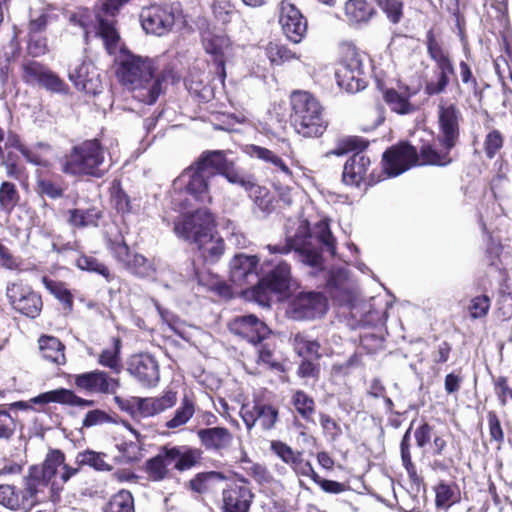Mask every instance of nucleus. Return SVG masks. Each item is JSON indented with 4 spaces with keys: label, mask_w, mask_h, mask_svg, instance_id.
<instances>
[{
    "label": "nucleus",
    "mask_w": 512,
    "mask_h": 512,
    "mask_svg": "<svg viewBox=\"0 0 512 512\" xmlns=\"http://www.w3.org/2000/svg\"><path fill=\"white\" fill-rule=\"evenodd\" d=\"M103 512H136L132 493L126 489L119 490L105 503Z\"/></svg>",
    "instance_id": "obj_58"
},
{
    "label": "nucleus",
    "mask_w": 512,
    "mask_h": 512,
    "mask_svg": "<svg viewBox=\"0 0 512 512\" xmlns=\"http://www.w3.org/2000/svg\"><path fill=\"white\" fill-rule=\"evenodd\" d=\"M371 59L367 52L351 40L341 41L337 49L335 78L337 85L348 93H357L368 85L367 67Z\"/></svg>",
    "instance_id": "obj_5"
},
{
    "label": "nucleus",
    "mask_w": 512,
    "mask_h": 512,
    "mask_svg": "<svg viewBox=\"0 0 512 512\" xmlns=\"http://www.w3.org/2000/svg\"><path fill=\"white\" fill-rule=\"evenodd\" d=\"M196 412V401L193 394H184L180 406L175 410L173 417L165 426L168 429H176L187 424Z\"/></svg>",
    "instance_id": "obj_52"
},
{
    "label": "nucleus",
    "mask_w": 512,
    "mask_h": 512,
    "mask_svg": "<svg viewBox=\"0 0 512 512\" xmlns=\"http://www.w3.org/2000/svg\"><path fill=\"white\" fill-rule=\"evenodd\" d=\"M505 135L497 128L490 129L484 136L482 151L487 160H493L501 156L504 148Z\"/></svg>",
    "instance_id": "obj_57"
},
{
    "label": "nucleus",
    "mask_w": 512,
    "mask_h": 512,
    "mask_svg": "<svg viewBox=\"0 0 512 512\" xmlns=\"http://www.w3.org/2000/svg\"><path fill=\"white\" fill-rule=\"evenodd\" d=\"M72 384L80 391L96 394H115L120 387L119 378L96 369L89 372L71 375Z\"/></svg>",
    "instance_id": "obj_21"
},
{
    "label": "nucleus",
    "mask_w": 512,
    "mask_h": 512,
    "mask_svg": "<svg viewBox=\"0 0 512 512\" xmlns=\"http://www.w3.org/2000/svg\"><path fill=\"white\" fill-rule=\"evenodd\" d=\"M369 144V140L361 136H343L335 141V146L330 151V154L335 156H343L349 153H363V151L368 148Z\"/></svg>",
    "instance_id": "obj_53"
},
{
    "label": "nucleus",
    "mask_w": 512,
    "mask_h": 512,
    "mask_svg": "<svg viewBox=\"0 0 512 512\" xmlns=\"http://www.w3.org/2000/svg\"><path fill=\"white\" fill-rule=\"evenodd\" d=\"M68 183L62 175L55 172H37L35 192L39 197L58 200L65 197Z\"/></svg>",
    "instance_id": "obj_33"
},
{
    "label": "nucleus",
    "mask_w": 512,
    "mask_h": 512,
    "mask_svg": "<svg viewBox=\"0 0 512 512\" xmlns=\"http://www.w3.org/2000/svg\"><path fill=\"white\" fill-rule=\"evenodd\" d=\"M279 23L284 35L295 44L300 43L307 33V19L290 0L281 1Z\"/></svg>",
    "instance_id": "obj_23"
},
{
    "label": "nucleus",
    "mask_w": 512,
    "mask_h": 512,
    "mask_svg": "<svg viewBox=\"0 0 512 512\" xmlns=\"http://www.w3.org/2000/svg\"><path fill=\"white\" fill-rule=\"evenodd\" d=\"M17 416H12L7 405H0V442H9L17 430Z\"/></svg>",
    "instance_id": "obj_62"
},
{
    "label": "nucleus",
    "mask_w": 512,
    "mask_h": 512,
    "mask_svg": "<svg viewBox=\"0 0 512 512\" xmlns=\"http://www.w3.org/2000/svg\"><path fill=\"white\" fill-rule=\"evenodd\" d=\"M449 437H453L451 433H437L430 443L432 455L436 458H441V460H434L435 467L440 470H447L452 467L455 464V460H459L462 455L459 443H457V446L454 443L451 444L453 453H450Z\"/></svg>",
    "instance_id": "obj_31"
},
{
    "label": "nucleus",
    "mask_w": 512,
    "mask_h": 512,
    "mask_svg": "<svg viewBox=\"0 0 512 512\" xmlns=\"http://www.w3.org/2000/svg\"><path fill=\"white\" fill-rule=\"evenodd\" d=\"M264 52L271 66H282L300 58L296 51L280 40L269 41L264 47Z\"/></svg>",
    "instance_id": "obj_50"
},
{
    "label": "nucleus",
    "mask_w": 512,
    "mask_h": 512,
    "mask_svg": "<svg viewBox=\"0 0 512 512\" xmlns=\"http://www.w3.org/2000/svg\"><path fill=\"white\" fill-rule=\"evenodd\" d=\"M258 345L256 362L266 365L271 370L284 372V365L274 358L276 344L265 340Z\"/></svg>",
    "instance_id": "obj_60"
},
{
    "label": "nucleus",
    "mask_w": 512,
    "mask_h": 512,
    "mask_svg": "<svg viewBox=\"0 0 512 512\" xmlns=\"http://www.w3.org/2000/svg\"><path fill=\"white\" fill-rule=\"evenodd\" d=\"M203 465V450L188 444H164L153 457L147 459L142 471L151 482L172 479L175 474H183Z\"/></svg>",
    "instance_id": "obj_3"
},
{
    "label": "nucleus",
    "mask_w": 512,
    "mask_h": 512,
    "mask_svg": "<svg viewBox=\"0 0 512 512\" xmlns=\"http://www.w3.org/2000/svg\"><path fill=\"white\" fill-rule=\"evenodd\" d=\"M385 14L388 21L398 24L404 17V3L402 0H373Z\"/></svg>",
    "instance_id": "obj_64"
},
{
    "label": "nucleus",
    "mask_w": 512,
    "mask_h": 512,
    "mask_svg": "<svg viewBox=\"0 0 512 512\" xmlns=\"http://www.w3.org/2000/svg\"><path fill=\"white\" fill-rule=\"evenodd\" d=\"M235 185L242 187L255 205L265 213L275 210V197L265 186L259 185L253 175L243 173Z\"/></svg>",
    "instance_id": "obj_32"
},
{
    "label": "nucleus",
    "mask_w": 512,
    "mask_h": 512,
    "mask_svg": "<svg viewBox=\"0 0 512 512\" xmlns=\"http://www.w3.org/2000/svg\"><path fill=\"white\" fill-rule=\"evenodd\" d=\"M114 62L119 83L145 105H154L167 84H177L181 79L173 63L159 69L157 58L135 54L127 47L119 49Z\"/></svg>",
    "instance_id": "obj_1"
},
{
    "label": "nucleus",
    "mask_w": 512,
    "mask_h": 512,
    "mask_svg": "<svg viewBox=\"0 0 512 512\" xmlns=\"http://www.w3.org/2000/svg\"><path fill=\"white\" fill-rule=\"evenodd\" d=\"M110 201L115 210L122 214H130L133 211L132 200L122 187L120 179H114L109 188Z\"/></svg>",
    "instance_id": "obj_56"
},
{
    "label": "nucleus",
    "mask_w": 512,
    "mask_h": 512,
    "mask_svg": "<svg viewBox=\"0 0 512 512\" xmlns=\"http://www.w3.org/2000/svg\"><path fill=\"white\" fill-rule=\"evenodd\" d=\"M217 228L214 214L206 208L182 214L174 222V233L181 239L196 244L206 239Z\"/></svg>",
    "instance_id": "obj_10"
},
{
    "label": "nucleus",
    "mask_w": 512,
    "mask_h": 512,
    "mask_svg": "<svg viewBox=\"0 0 512 512\" xmlns=\"http://www.w3.org/2000/svg\"><path fill=\"white\" fill-rule=\"evenodd\" d=\"M75 265L82 271L101 276L108 283L115 280V274L111 271L110 267L92 255L81 252L76 259Z\"/></svg>",
    "instance_id": "obj_51"
},
{
    "label": "nucleus",
    "mask_w": 512,
    "mask_h": 512,
    "mask_svg": "<svg viewBox=\"0 0 512 512\" xmlns=\"http://www.w3.org/2000/svg\"><path fill=\"white\" fill-rule=\"evenodd\" d=\"M66 221L69 226L75 229L88 227L97 228L104 218V211L98 206H91L86 209L72 208L66 212Z\"/></svg>",
    "instance_id": "obj_37"
},
{
    "label": "nucleus",
    "mask_w": 512,
    "mask_h": 512,
    "mask_svg": "<svg viewBox=\"0 0 512 512\" xmlns=\"http://www.w3.org/2000/svg\"><path fill=\"white\" fill-rule=\"evenodd\" d=\"M90 72V65L82 63L69 73V79L74 86L87 94H96L100 87L98 78Z\"/></svg>",
    "instance_id": "obj_49"
},
{
    "label": "nucleus",
    "mask_w": 512,
    "mask_h": 512,
    "mask_svg": "<svg viewBox=\"0 0 512 512\" xmlns=\"http://www.w3.org/2000/svg\"><path fill=\"white\" fill-rule=\"evenodd\" d=\"M128 372L145 387L156 386L160 379L157 360L148 353L132 355L127 363Z\"/></svg>",
    "instance_id": "obj_28"
},
{
    "label": "nucleus",
    "mask_w": 512,
    "mask_h": 512,
    "mask_svg": "<svg viewBox=\"0 0 512 512\" xmlns=\"http://www.w3.org/2000/svg\"><path fill=\"white\" fill-rule=\"evenodd\" d=\"M240 417L247 430H251L257 424L264 431H271L276 428L280 419V410L270 400L264 397H254L251 402L242 404Z\"/></svg>",
    "instance_id": "obj_13"
},
{
    "label": "nucleus",
    "mask_w": 512,
    "mask_h": 512,
    "mask_svg": "<svg viewBox=\"0 0 512 512\" xmlns=\"http://www.w3.org/2000/svg\"><path fill=\"white\" fill-rule=\"evenodd\" d=\"M290 123L295 132L304 138L321 137L328 128L325 109L310 92L294 90L289 97Z\"/></svg>",
    "instance_id": "obj_6"
},
{
    "label": "nucleus",
    "mask_w": 512,
    "mask_h": 512,
    "mask_svg": "<svg viewBox=\"0 0 512 512\" xmlns=\"http://www.w3.org/2000/svg\"><path fill=\"white\" fill-rule=\"evenodd\" d=\"M49 403H58L67 406H78V407H91L94 405L93 400L84 399L79 397L73 390L66 388H58L41 393L27 401H16L10 404H6L8 411L11 410H28L31 409V404L40 405L41 407Z\"/></svg>",
    "instance_id": "obj_17"
},
{
    "label": "nucleus",
    "mask_w": 512,
    "mask_h": 512,
    "mask_svg": "<svg viewBox=\"0 0 512 512\" xmlns=\"http://www.w3.org/2000/svg\"><path fill=\"white\" fill-rule=\"evenodd\" d=\"M414 420L416 423L414 424L412 430L416 446L420 449H424L430 445L434 436L437 435L435 427L430 424L426 418H421L420 420L415 418Z\"/></svg>",
    "instance_id": "obj_61"
},
{
    "label": "nucleus",
    "mask_w": 512,
    "mask_h": 512,
    "mask_svg": "<svg viewBox=\"0 0 512 512\" xmlns=\"http://www.w3.org/2000/svg\"><path fill=\"white\" fill-rule=\"evenodd\" d=\"M259 259L256 256L237 254L230 263L231 280L238 284H248L250 277H257Z\"/></svg>",
    "instance_id": "obj_36"
},
{
    "label": "nucleus",
    "mask_w": 512,
    "mask_h": 512,
    "mask_svg": "<svg viewBox=\"0 0 512 512\" xmlns=\"http://www.w3.org/2000/svg\"><path fill=\"white\" fill-rule=\"evenodd\" d=\"M21 78L27 85H39L52 92L63 90L64 82L46 65L35 60H24L21 64Z\"/></svg>",
    "instance_id": "obj_22"
},
{
    "label": "nucleus",
    "mask_w": 512,
    "mask_h": 512,
    "mask_svg": "<svg viewBox=\"0 0 512 512\" xmlns=\"http://www.w3.org/2000/svg\"><path fill=\"white\" fill-rule=\"evenodd\" d=\"M21 202V193L17 185L4 180L0 183V211L5 215H11Z\"/></svg>",
    "instance_id": "obj_54"
},
{
    "label": "nucleus",
    "mask_w": 512,
    "mask_h": 512,
    "mask_svg": "<svg viewBox=\"0 0 512 512\" xmlns=\"http://www.w3.org/2000/svg\"><path fill=\"white\" fill-rule=\"evenodd\" d=\"M425 45L429 58L435 63L439 72L436 81H429L425 84L424 93L427 96L439 95L446 91L454 75V63L448 49L438 38L435 29L430 28L425 35Z\"/></svg>",
    "instance_id": "obj_8"
},
{
    "label": "nucleus",
    "mask_w": 512,
    "mask_h": 512,
    "mask_svg": "<svg viewBox=\"0 0 512 512\" xmlns=\"http://www.w3.org/2000/svg\"><path fill=\"white\" fill-rule=\"evenodd\" d=\"M264 283L274 294H286L290 290L291 266L285 261L279 262L264 277Z\"/></svg>",
    "instance_id": "obj_41"
},
{
    "label": "nucleus",
    "mask_w": 512,
    "mask_h": 512,
    "mask_svg": "<svg viewBox=\"0 0 512 512\" xmlns=\"http://www.w3.org/2000/svg\"><path fill=\"white\" fill-rule=\"evenodd\" d=\"M195 245L205 263H217L225 252V242L219 235L217 228L206 239H202L201 242H197Z\"/></svg>",
    "instance_id": "obj_42"
},
{
    "label": "nucleus",
    "mask_w": 512,
    "mask_h": 512,
    "mask_svg": "<svg viewBox=\"0 0 512 512\" xmlns=\"http://www.w3.org/2000/svg\"><path fill=\"white\" fill-rule=\"evenodd\" d=\"M225 481L221 492V512H250L255 499L251 481L239 473Z\"/></svg>",
    "instance_id": "obj_11"
},
{
    "label": "nucleus",
    "mask_w": 512,
    "mask_h": 512,
    "mask_svg": "<svg viewBox=\"0 0 512 512\" xmlns=\"http://www.w3.org/2000/svg\"><path fill=\"white\" fill-rule=\"evenodd\" d=\"M38 344L40 354L45 360L57 365L65 364V345L59 338L44 334L39 337Z\"/></svg>",
    "instance_id": "obj_45"
},
{
    "label": "nucleus",
    "mask_w": 512,
    "mask_h": 512,
    "mask_svg": "<svg viewBox=\"0 0 512 512\" xmlns=\"http://www.w3.org/2000/svg\"><path fill=\"white\" fill-rule=\"evenodd\" d=\"M202 45L205 52L211 56L215 74L221 82H224L226 79L227 57L232 50L230 38L225 34L207 31L202 35Z\"/></svg>",
    "instance_id": "obj_20"
},
{
    "label": "nucleus",
    "mask_w": 512,
    "mask_h": 512,
    "mask_svg": "<svg viewBox=\"0 0 512 512\" xmlns=\"http://www.w3.org/2000/svg\"><path fill=\"white\" fill-rule=\"evenodd\" d=\"M203 454L224 457L233 446L234 434L225 426L199 427L194 431Z\"/></svg>",
    "instance_id": "obj_19"
},
{
    "label": "nucleus",
    "mask_w": 512,
    "mask_h": 512,
    "mask_svg": "<svg viewBox=\"0 0 512 512\" xmlns=\"http://www.w3.org/2000/svg\"><path fill=\"white\" fill-rule=\"evenodd\" d=\"M415 166H420L417 148L408 141H400L385 150L382 167L370 172L369 184L375 185L386 178L399 176Z\"/></svg>",
    "instance_id": "obj_7"
},
{
    "label": "nucleus",
    "mask_w": 512,
    "mask_h": 512,
    "mask_svg": "<svg viewBox=\"0 0 512 512\" xmlns=\"http://www.w3.org/2000/svg\"><path fill=\"white\" fill-rule=\"evenodd\" d=\"M344 14L350 24L362 25L369 23L377 15V10L367 0H347Z\"/></svg>",
    "instance_id": "obj_40"
},
{
    "label": "nucleus",
    "mask_w": 512,
    "mask_h": 512,
    "mask_svg": "<svg viewBox=\"0 0 512 512\" xmlns=\"http://www.w3.org/2000/svg\"><path fill=\"white\" fill-rule=\"evenodd\" d=\"M140 21L147 33L162 36L172 29L175 16L168 6L153 4L142 9Z\"/></svg>",
    "instance_id": "obj_25"
},
{
    "label": "nucleus",
    "mask_w": 512,
    "mask_h": 512,
    "mask_svg": "<svg viewBox=\"0 0 512 512\" xmlns=\"http://www.w3.org/2000/svg\"><path fill=\"white\" fill-rule=\"evenodd\" d=\"M6 297L11 308L26 318L36 319L42 313L44 307L42 295L23 280L8 283Z\"/></svg>",
    "instance_id": "obj_12"
},
{
    "label": "nucleus",
    "mask_w": 512,
    "mask_h": 512,
    "mask_svg": "<svg viewBox=\"0 0 512 512\" xmlns=\"http://www.w3.org/2000/svg\"><path fill=\"white\" fill-rule=\"evenodd\" d=\"M371 166V159L363 153H356L350 156L343 166L342 182L347 186L359 187L361 183L369 184L368 171Z\"/></svg>",
    "instance_id": "obj_30"
},
{
    "label": "nucleus",
    "mask_w": 512,
    "mask_h": 512,
    "mask_svg": "<svg viewBox=\"0 0 512 512\" xmlns=\"http://www.w3.org/2000/svg\"><path fill=\"white\" fill-rule=\"evenodd\" d=\"M416 423L415 420H412L410 423L409 428L404 433L401 442H400V454H401V461L402 465L404 466L409 482L412 487H415L417 491H419L421 488H425V482L424 478L418 473L417 467L412 461V455H411V432L414 424Z\"/></svg>",
    "instance_id": "obj_35"
},
{
    "label": "nucleus",
    "mask_w": 512,
    "mask_h": 512,
    "mask_svg": "<svg viewBox=\"0 0 512 512\" xmlns=\"http://www.w3.org/2000/svg\"><path fill=\"white\" fill-rule=\"evenodd\" d=\"M106 147L98 137L86 139L72 146L60 161L61 172L75 178H102Z\"/></svg>",
    "instance_id": "obj_4"
},
{
    "label": "nucleus",
    "mask_w": 512,
    "mask_h": 512,
    "mask_svg": "<svg viewBox=\"0 0 512 512\" xmlns=\"http://www.w3.org/2000/svg\"><path fill=\"white\" fill-rule=\"evenodd\" d=\"M65 461L66 456L61 450L52 449L41 464H34L28 468L25 477L39 497L56 477L58 469L61 467V473L64 471V466H69Z\"/></svg>",
    "instance_id": "obj_15"
},
{
    "label": "nucleus",
    "mask_w": 512,
    "mask_h": 512,
    "mask_svg": "<svg viewBox=\"0 0 512 512\" xmlns=\"http://www.w3.org/2000/svg\"><path fill=\"white\" fill-rule=\"evenodd\" d=\"M229 328L234 335L254 346L268 340L272 333L263 321L252 314L235 318Z\"/></svg>",
    "instance_id": "obj_24"
},
{
    "label": "nucleus",
    "mask_w": 512,
    "mask_h": 512,
    "mask_svg": "<svg viewBox=\"0 0 512 512\" xmlns=\"http://www.w3.org/2000/svg\"><path fill=\"white\" fill-rule=\"evenodd\" d=\"M290 344L294 353L299 358H314L320 360L322 354L320 353L321 344L317 339H311L303 332H297L290 337Z\"/></svg>",
    "instance_id": "obj_47"
},
{
    "label": "nucleus",
    "mask_w": 512,
    "mask_h": 512,
    "mask_svg": "<svg viewBox=\"0 0 512 512\" xmlns=\"http://www.w3.org/2000/svg\"><path fill=\"white\" fill-rule=\"evenodd\" d=\"M246 153L252 158H256L267 164L272 165L274 171L282 173L283 175L289 178L293 177L292 170L285 163V161L274 151L266 147L251 144L246 147Z\"/></svg>",
    "instance_id": "obj_43"
},
{
    "label": "nucleus",
    "mask_w": 512,
    "mask_h": 512,
    "mask_svg": "<svg viewBox=\"0 0 512 512\" xmlns=\"http://www.w3.org/2000/svg\"><path fill=\"white\" fill-rule=\"evenodd\" d=\"M110 341V346L103 349L98 355L97 362L99 365L108 368L112 373L120 374L124 368L121 360L122 340L115 336Z\"/></svg>",
    "instance_id": "obj_48"
},
{
    "label": "nucleus",
    "mask_w": 512,
    "mask_h": 512,
    "mask_svg": "<svg viewBox=\"0 0 512 512\" xmlns=\"http://www.w3.org/2000/svg\"><path fill=\"white\" fill-rule=\"evenodd\" d=\"M41 282L45 289L60 303L64 315H70L74 311V295L64 281L42 276Z\"/></svg>",
    "instance_id": "obj_39"
},
{
    "label": "nucleus",
    "mask_w": 512,
    "mask_h": 512,
    "mask_svg": "<svg viewBox=\"0 0 512 512\" xmlns=\"http://www.w3.org/2000/svg\"><path fill=\"white\" fill-rule=\"evenodd\" d=\"M209 177L193 163L183 170L177 182L183 184L184 191L195 201L211 203Z\"/></svg>",
    "instance_id": "obj_26"
},
{
    "label": "nucleus",
    "mask_w": 512,
    "mask_h": 512,
    "mask_svg": "<svg viewBox=\"0 0 512 512\" xmlns=\"http://www.w3.org/2000/svg\"><path fill=\"white\" fill-rule=\"evenodd\" d=\"M435 506L447 509L460 500V490L456 483L440 481L435 487Z\"/></svg>",
    "instance_id": "obj_55"
},
{
    "label": "nucleus",
    "mask_w": 512,
    "mask_h": 512,
    "mask_svg": "<svg viewBox=\"0 0 512 512\" xmlns=\"http://www.w3.org/2000/svg\"><path fill=\"white\" fill-rule=\"evenodd\" d=\"M105 458L106 454L103 452L91 449L80 451L75 457V466H64V471L59 474V478L63 484L67 483L85 466L100 472H110L113 466L106 462Z\"/></svg>",
    "instance_id": "obj_29"
},
{
    "label": "nucleus",
    "mask_w": 512,
    "mask_h": 512,
    "mask_svg": "<svg viewBox=\"0 0 512 512\" xmlns=\"http://www.w3.org/2000/svg\"><path fill=\"white\" fill-rule=\"evenodd\" d=\"M290 404L300 419L306 423L315 422L314 415L317 405L313 396L302 389L294 390L290 397Z\"/></svg>",
    "instance_id": "obj_44"
},
{
    "label": "nucleus",
    "mask_w": 512,
    "mask_h": 512,
    "mask_svg": "<svg viewBox=\"0 0 512 512\" xmlns=\"http://www.w3.org/2000/svg\"><path fill=\"white\" fill-rule=\"evenodd\" d=\"M41 502L25 475L21 488L13 484H0V505L11 511H30Z\"/></svg>",
    "instance_id": "obj_18"
},
{
    "label": "nucleus",
    "mask_w": 512,
    "mask_h": 512,
    "mask_svg": "<svg viewBox=\"0 0 512 512\" xmlns=\"http://www.w3.org/2000/svg\"><path fill=\"white\" fill-rule=\"evenodd\" d=\"M225 480H227V476L224 472L218 470H206L194 474L185 482L184 486L192 494L203 496L212 491L214 482Z\"/></svg>",
    "instance_id": "obj_38"
},
{
    "label": "nucleus",
    "mask_w": 512,
    "mask_h": 512,
    "mask_svg": "<svg viewBox=\"0 0 512 512\" xmlns=\"http://www.w3.org/2000/svg\"><path fill=\"white\" fill-rule=\"evenodd\" d=\"M199 170L207 176H223L229 183L236 184L243 172L236 166L235 162L228 159L224 150H205L193 162Z\"/></svg>",
    "instance_id": "obj_16"
},
{
    "label": "nucleus",
    "mask_w": 512,
    "mask_h": 512,
    "mask_svg": "<svg viewBox=\"0 0 512 512\" xmlns=\"http://www.w3.org/2000/svg\"><path fill=\"white\" fill-rule=\"evenodd\" d=\"M462 120V113L456 104H439L438 133L433 143L421 145L418 151L420 166L447 167L454 162L452 151L460 142Z\"/></svg>",
    "instance_id": "obj_2"
},
{
    "label": "nucleus",
    "mask_w": 512,
    "mask_h": 512,
    "mask_svg": "<svg viewBox=\"0 0 512 512\" xmlns=\"http://www.w3.org/2000/svg\"><path fill=\"white\" fill-rule=\"evenodd\" d=\"M177 399V392L171 389L165 390L158 397H134L131 400H124L119 396L115 397V401L121 410L130 415L138 413L143 418L156 416L174 407Z\"/></svg>",
    "instance_id": "obj_14"
},
{
    "label": "nucleus",
    "mask_w": 512,
    "mask_h": 512,
    "mask_svg": "<svg viewBox=\"0 0 512 512\" xmlns=\"http://www.w3.org/2000/svg\"><path fill=\"white\" fill-rule=\"evenodd\" d=\"M290 308L294 319H314L326 312L327 299L320 292H302L292 300Z\"/></svg>",
    "instance_id": "obj_27"
},
{
    "label": "nucleus",
    "mask_w": 512,
    "mask_h": 512,
    "mask_svg": "<svg viewBox=\"0 0 512 512\" xmlns=\"http://www.w3.org/2000/svg\"><path fill=\"white\" fill-rule=\"evenodd\" d=\"M107 248L114 260L130 275L139 279L155 278L157 274L155 260L131 251L124 236H120L119 239H109Z\"/></svg>",
    "instance_id": "obj_9"
},
{
    "label": "nucleus",
    "mask_w": 512,
    "mask_h": 512,
    "mask_svg": "<svg viewBox=\"0 0 512 512\" xmlns=\"http://www.w3.org/2000/svg\"><path fill=\"white\" fill-rule=\"evenodd\" d=\"M486 419L489 432V441L492 444H496V448L499 450L504 444L505 437L500 417L495 410H489L486 413Z\"/></svg>",
    "instance_id": "obj_63"
},
{
    "label": "nucleus",
    "mask_w": 512,
    "mask_h": 512,
    "mask_svg": "<svg viewBox=\"0 0 512 512\" xmlns=\"http://www.w3.org/2000/svg\"><path fill=\"white\" fill-rule=\"evenodd\" d=\"M415 93L402 94L394 88H383L382 97L389 109L399 115L412 114L416 106L410 101Z\"/></svg>",
    "instance_id": "obj_46"
},
{
    "label": "nucleus",
    "mask_w": 512,
    "mask_h": 512,
    "mask_svg": "<svg viewBox=\"0 0 512 512\" xmlns=\"http://www.w3.org/2000/svg\"><path fill=\"white\" fill-rule=\"evenodd\" d=\"M2 159V166L5 168L6 176L9 179L18 181L21 185H28L29 173L27 168L17 162V157L8 153L6 158Z\"/></svg>",
    "instance_id": "obj_59"
},
{
    "label": "nucleus",
    "mask_w": 512,
    "mask_h": 512,
    "mask_svg": "<svg viewBox=\"0 0 512 512\" xmlns=\"http://www.w3.org/2000/svg\"><path fill=\"white\" fill-rule=\"evenodd\" d=\"M95 18V34L102 41L105 50L109 55H114L119 47L121 41L120 32L117 28L118 20L114 17L103 15V13H96Z\"/></svg>",
    "instance_id": "obj_34"
}]
</instances>
